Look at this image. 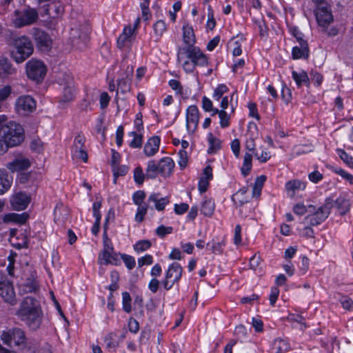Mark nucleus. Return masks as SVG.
I'll use <instances>...</instances> for the list:
<instances>
[{"label":"nucleus","mask_w":353,"mask_h":353,"mask_svg":"<svg viewBox=\"0 0 353 353\" xmlns=\"http://www.w3.org/2000/svg\"><path fill=\"white\" fill-rule=\"evenodd\" d=\"M183 46L178 47L177 63L187 73H192L196 66H205L208 63L205 54L195 46L194 30L188 23L183 26Z\"/></svg>","instance_id":"obj_1"},{"label":"nucleus","mask_w":353,"mask_h":353,"mask_svg":"<svg viewBox=\"0 0 353 353\" xmlns=\"http://www.w3.org/2000/svg\"><path fill=\"white\" fill-rule=\"evenodd\" d=\"M24 139L23 126L14 121L6 122V117L0 115V154H3L9 148L21 145Z\"/></svg>","instance_id":"obj_2"},{"label":"nucleus","mask_w":353,"mask_h":353,"mask_svg":"<svg viewBox=\"0 0 353 353\" xmlns=\"http://www.w3.org/2000/svg\"><path fill=\"white\" fill-rule=\"evenodd\" d=\"M333 208V199L327 197L325 202L321 206L309 205V212L305 217V221L310 226H318L323 223L329 216Z\"/></svg>","instance_id":"obj_3"},{"label":"nucleus","mask_w":353,"mask_h":353,"mask_svg":"<svg viewBox=\"0 0 353 353\" xmlns=\"http://www.w3.org/2000/svg\"><path fill=\"white\" fill-rule=\"evenodd\" d=\"M3 344L10 347L23 349L26 346L27 337L25 332L19 327L7 328L0 335Z\"/></svg>","instance_id":"obj_4"},{"label":"nucleus","mask_w":353,"mask_h":353,"mask_svg":"<svg viewBox=\"0 0 353 353\" xmlns=\"http://www.w3.org/2000/svg\"><path fill=\"white\" fill-rule=\"evenodd\" d=\"M22 319L26 321L28 326L32 330L39 329L42 323L43 312L41 307H30L21 303L19 310Z\"/></svg>","instance_id":"obj_5"},{"label":"nucleus","mask_w":353,"mask_h":353,"mask_svg":"<svg viewBox=\"0 0 353 353\" xmlns=\"http://www.w3.org/2000/svg\"><path fill=\"white\" fill-rule=\"evenodd\" d=\"M33 52V46L30 39L26 36H21L14 41L12 58L17 63H22Z\"/></svg>","instance_id":"obj_6"},{"label":"nucleus","mask_w":353,"mask_h":353,"mask_svg":"<svg viewBox=\"0 0 353 353\" xmlns=\"http://www.w3.org/2000/svg\"><path fill=\"white\" fill-rule=\"evenodd\" d=\"M38 19L39 14L37 10L28 7L15 10L12 21L14 26L19 28L36 23Z\"/></svg>","instance_id":"obj_7"},{"label":"nucleus","mask_w":353,"mask_h":353,"mask_svg":"<svg viewBox=\"0 0 353 353\" xmlns=\"http://www.w3.org/2000/svg\"><path fill=\"white\" fill-rule=\"evenodd\" d=\"M183 269L181 265L178 262L170 263L165 272V278L161 281L163 288L168 291L171 290L174 285H179L181 279Z\"/></svg>","instance_id":"obj_8"},{"label":"nucleus","mask_w":353,"mask_h":353,"mask_svg":"<svg viewBox=\"0 0 353 353\" xmlns=\"http://www.w3.org/2000/svg\"><path fill=\"white\" fill-rule=\"evenodd\" d=\"M0 297L4 302L11 305L17 303L13 281L3 271H0Z\"/></svg>","instance_id":"obj_9"},{"label":"nucleus","mask_w":353,"mask_h":353,"mask_svg":"<svg viewBox=\"0 0 353 353\" xmlns=\"http://www.w3.org/2000/svg\"><path fill=\"white\" fill-rule=\"evenodd\" d=\"M90 28L87 26L72 28L70 32L72 45L80 50L83 49L89 41Z\"/></svg>","instance_id":"obj_10"},{"label":"nucleus","mask_w":353,"mask_h":353,"mask_svg":"<svg viewBox=\"0 0 353 353\" xmlns=\"http://www.w3.org/2000/svg\"><path fill=\"white\" fill-rule=\"evenodd\" d=\"M46 72L47 68L41 61L31 59L26 63L28 77L37 83L41 82L43 80Z\"/></svg>","instance_id":"obj_11"},{"label":"nucleus","mask_w":353,"mask_h":353,"mask_svg":"<svg viewBox=\"0 0 353 353\" xmlns=\"http://www.w3.org/2000/svg\"><path fill=\"white\" fill-rule=\"evenodd\" d=\"M37 48L43 52H48L52 48V39L44 30L33 28L30 32Z\"/></svg>","instance_id":"obj_12"},{"label":"nucleus","mask_w":353,"mask_h":353,"mask_svg":"<svg viewBox=\"0 0 353 353\" xmlns=\"http://www.w3.org/2000/svg\"><path fill=\"white\" fill-rule=\"evenodd\" d=\"M37 108V102L30 95L19 97L15 102L14 108L16 112L21 116L27 117L34 112Z\"/></svg>","instance_id":"obj_13"},{"label":"nucleus","mask_w":353,"mask_h":353,"mask_svg":"<svg viewBox=\"0 0 353 353\" xmlns=\"http://www.w3.org/2000/svg\"><path fill=\"white\" fill-rule=\"evenodd\" d=\"M30 202V197L23 192H18L10 197V203L12 210L21 211L25 210Z\"/></svg>","instance_id":"obj_14"},{"label":"nucleus","mask_w":353,"mask_h":353,"mask_svg":"<svg viewBox=\"0 0 353 353\" xmlns=\"http://www.w3.org/2000/svg\"><path fill=\"white\" fill-rule=\"evenodd\" d=\"M199 119V112L198 108L194 105H190L186 110V128L188 131L194 132L197 128Z\"/></svg>","instance_id":"obj_15"},{"label":"nucleus","mask_w":353,"mask_h":353,"mask_svg":"<svg viewBox=\"0 0 353 353\" xmlns=\"http://www.w3.org/2000/svg\"><path fill=\"white\" fill-rule=\"evenodd\" d=\"M23 294L36 293L39 290V283L35 273H31L21 285Z\"/></svg>","instance_id":"obj_16"},{"label":"nucleus","mask_w":353,"mask_h":353,"mask_svg":"<svg viewBox=\"0 0 353 353\" xmlns=\"http://www.w3.org/2000/svg\"><path fill=\"white\" fill-rule=\"evenodd\" d=\"M226 245L227 239L225 236L221 238L219 236H214L206 244L207 247L215 255H222Z\"/></svg>","instance_id":"obj_17"},{"label":"nucleus","mask_w":353,"mask_h":353,"mask_svg":"<svg viewBox=\"0 0 353 353\" xmlns=\"http://www.w3.org/2000/svg\"><path fill=\"white\" fill-rule=\"evenodd\" d=\"M29 218V214L26 212H22L21 214L10 212L3 215L1 216V220L4 223H13L21 225L26 224Z\"/></svg>","instance_id":"obj_18"},{"label":"nucleus","mask_w":353,"mask_h":353,"mask_svg":"<svg viewBox=\"0 0 353 353\" xmlns=\"http://www.w3.org/2000/svg\"><path fill=\"white\" fill-rule=\"evenodd\" d=\"M160 176L163 178L169 177L173 173L175 163L170 157H163L159 161Z\"/></svg>","instance_id":"obj_19"},{"label":"nucleus","mask_w":353,"mask_h":353,"mask_svg":"<svg viewBox=\"0 0 353 353\" xmlns=\"http://www.w3.org/2000/svg\"><path fill=\"white\" fill-rule=\"evenodd\" d=\"M307 181L300 179H292L287 181L285 184V189L290 197H293L299 191H303L307 186Z\"/></svg>","instance_id":"obj_20"},{"label":"nucleus","mask_w":353,"mask_h":353,"mask_svg":"<svg viewBox=\"0 0 353 353\" xmlns=\"http://www.w3.org/2000/svg\"><path fill=\"white\" fill-rule=\"evenodd\" d=\"M31 165L27 158H17L6 164V168L12 172L27 170Z\"/></svg>","instance_id":"obj_21"},{"label":"nucleus","mask_w":353,"mask_h":353,"mask_svg":"<svg viewBox=\"0 0 353 353\" xmlns=\"http://www.w3.org/2000/svg\"><path fill=\"white\" fill-rule=\"evenodd\" d=\"M161 138L153 136L148 139L143 148V152L147 157L154 156L159 149Z\"/></svg>","instance_id":"obj_22"},{"label":"nucleus","mask_w":353,"mask_h":353,"mask_svg":"<svg viewBox=\"0 0 353 353\" xmlns=\"http://www.w3.org/2000/svg\"><path fill=\"white\" fill-rule=\"evenodd\" d=\"M13 177L4 168H0V195L6 193L12 185Z\"/></svg>","instance_id":"obj_23"},{"label":"nucleus","mask_w":353,"mask_h":353,"mask_svg":"<svg viewBox=\"0 0 353 353\" xmlns=\"http://www.w3.org/2000/svg\"><path fill=\"white\" fill-rule=\"evenodd\" d=\"M318 24L323 28L327 27L333 21V17L326 8H319L316 12Z\"/></svg>","instance_id":"obj_24"},{"label":"nucleus","mask_w":353,"mask_h":353,"mask_svg":"<svg viewBox=\"0 0 353 353\" xmlns=\"http://www.w3.org/2000/svg\"><path fill=\"white\" fill-rule=\"evenodd\" d=\"M159 194L156 192L151 193L148 198V203L153 202L154 208L158 211H163L165 210L167 205L170 203V199L168 196L159 197Z\"/></svg>","instance_id":"obj_25"},{"label":"nucleus","mask_w":353,"mask_h":353,"mask_svg":"<svg viewBox=\"0 0 353 353\" xmlns=\"http://www.w3.org/2000/svg\"><path fill=\"white\" fill-rule=\"evenodd\" d=\"M215 207L214 200L205 196L201 203V213L206 217H211L214 214Z\"/></svg>","instance_id":"obj_26"},{"label":"nucleus","mask_w":353,"mask_h":353,"mask_svg":"<svg viewBox=\"0 0 353 353\" xmlns=\"http://www.w3.org/2000/svg\"><path fill=\"white\" fill-rule=\"evenodd\" d=\"M310 50L307 43L299 44L294 46L292 50V57L293 59H307L309 57Z\"/></svg>","instance_id":"obj_27"},{"label":"nucleus","mask_w":353,"mask_h":353,"mask_svg":"<svg viewBox=\"0 0 353 353\" xmlns=\"http://www.w3.org/2000/svg\"><path fill=\"white\" fill-rule=\"evenodd\" d=\"M208 142V154H214L221 149L222 141L220 139L215 137L212 132H209L207 136Z\"/></svg>","instance_id":"obj_28"},{"label":"nucleus","mask_w":353,"mask_h":353,"mask_svg":"<svg viewBox=\"0 0 353 353\" xmlns=\"http://www.w3.org/2000/svg\"><path fill=\"white\" fill-rule=\"evenodd\" d=\"M247 192L248 188L246 187L240 188L235 194L232 196L231 200L238 207L243 206L244 204L249 202L248 198L245 196Z\"/></svg>","instance_id":"obj_29"},{"label":"nucleus","mask_w":353,"mask_h":353,"mask_svg":"<svg viewBox=\"0 0 353 353\" xmlns=\"http://www.w3.org/2000/svg\"><path fill=\"white\" fill-rule=\"evenodd\" d=\"M147 179L154 180L160 175L159 163L154 159L148 161L145 169Z\"/></svg>","instance_id":"obj_30"},{"label":"nucleus","mask_w":353,"mask_h":353,"mask_svg":"<svg viewBox=\"0 0 353 353\" xmlns=\"http://www.w3.org/2000/svg\"><path fill=\"white\" fill-rule=\"evenodd\" d=\"M292 74L298 86H310V77L305 71H293Z\"/></svg>","instance_id":"obj_31"},{"label":"nucleus","mask_w":353,"mask_h":353,"mask_svg":"<svg viewBox=\"0 0 353 353\" xmlns=\"http://www.w3.org/2000/svg\"><path fill=\"white\" fill-rule=\"evenodd\" d=\"M272 348L275 353H286L290 350V344L288 339L277 338L273 342Z\"/></svg>","instance_id":"obj_32"},{"label":"nucleus","mask_w":353,"mask_h":353,"mask_svg":"<svg viewBox=\"0 0 353 353\" xmlns=\"http://www.w3.org/2000/svg\"><path fill=\"white\" fill-rule=\"evenodd\" d=\"M253 154L246 152L243 157V162L241 168V173L243 177H246L250 173L252 168Z\"/></svg>","instance_id":"obj_33"},{"label":"nucleus","mask_w":353,"mask_h":353,"mask_svg":"<svg viewBox=\"0 0 353 353\" xmlns=\"http://www.w3.org/2000/svg\"><path fill=\"white\" fill-rule=\"evenodd\" d=\"M267 176L264 174L260 175L256 178L254 185L252 186V196L254 198L260 197Z\"/></svg>","instance_id":"obj_34"},{"label":"nucleus","mask_w":353,"mask_h":353,"mask_svg":"<svg viewBox=\"0 0 353 353\" xmlns=\"http://www.w3.org/2000/svg\"><path fill=\"white\" fill-rule=\"evenodd\" d=\"M63 12V7L57 3H52L47 6L46 14L51 18H57Z\"/></svg>","instance_id":"obj_35"},{"label":"nucleus","mask_w":353,"mask_h":353,"mask_svg":"<svg viewBox=\"0 0 353 353\" xmlns=\"http://www.w3.org/2000/svg\"><path fill=\"white\" fill-rule=\"evenodd\" d=\"M166 24L163 20L157 21L153 25V31L154 34V42L157 43L162 37L164 32L166 31Z\"/></svg>","instance_id":"obj_36"},{"label":"nucleus","mask_w":353,"mask_h":353,"mask_svg":"<svg viewBox=\"0 0 353 353\" xmlns=\"http://www.w3.org/2000/svg\"><path fill=\"white\" fill-rule=\"evenodd\" d=\"M133 179L138 187L142 186L145 180L147 179L146 172H143V170L140 165L136 166L133 170Z\"/></svg>","instance_id":"obj_37"},{"label":"nucleus","mask_w":353,"mask_h":353,"mask_svg":"<svg viewBox=\"0 0 353 353\" xmlns=\"http://www.w3.org/2000/svg\"><path fill=\"white\" fill-rule=\"evenodd\" d=\"M327 168L333 173L341 176L345 179L350 185H353V175L346 172L345 170L337 165H330Z\"/></svg>","instance_id":"obj_38"},{"label":"nucleus","mask_w":353,"mask_h":353,"mask_svg":"<svg viewBox=\"0 0 353 353\" xmlns=\"http://www.w3.org/2000/svg\"><path fill=\"white\" fill-rule=\"evenodd\" d=\"M339 210L341 214H345L350 209V202L343 197H338L335 201L333 200V206Z\"/></svg>","instance_id":"obj_39"},{"label":"nucleus","mask_w":353,"mask_h":353,"mask_svg":"<svg viewBox=\"0 0 353 353\" xmlns=\"http://www.w3.org/2000/svg\"><path fill=\"white\" fill-rule=\"evenodd\" d=\"M122 295V310L127 314H130L132 311V297L130 294L127 292H123Z\"/></svg>","instance_id":"obj_40"},{"label":"nucleus","mask_w":353,"mask_h":353,"mask_svg":"<svg viewBox=\"0 0 353 353\" xmlns=\"http://www.w3.org/2000/svg\"><path fill=\"white\" fill-rule=\"evenodd\" d=\"M152 247V243L148 239L139 240L133 245L135 252L141 253L147 251Z\"/></svg>","instance_id":"obj_41"},{"label":"nucleus","mask_w":353,"mask_h":353,"mask_svg":"<svg viewBox=\"0 0 353 353\" xmlns=\"http://www.w3.org/2000/svg\"><path fill=\"white\" fill-rule=\"evenodd\" d=\"M145 196L146 194L143 190L135 191L132 196L133 203L137 206L148 204L149 203L144 201Z\"/></svg>","instance_id":"obj_42"},{"label":"nucleus","mask_w":353,"mask_h":353,"mask_svg":"<svg viewBox=\"0 0 353 353\" xmlns=\"http://www.w3.org/2000/svg\"><path fill=\"white\" fill-rule=\"evenodd\" d=\"M0 68L3 72L7 75L12 74L16 72L15 68H14L6 58H1L0 59Z\"/></svg>","instance_id":"obj_43"},{"label":"nucleus","mask_w":353,"mask_h":353,"mask_svg":"<svg viewBox=\"0 0 353 353\" xmlns=\"http://www.w3.org/2000/svg\"><path fill=\"white\" fill-rule=\"evenodd\" d=\"M148 209L149 204L137 206V212L134 216V219L137 223H140L143 221Z\"/></svg>","instance_id":"obj_44"},{"label":"nucleus","mask_w":353,"mask_h":353,"mask_svg":"<svg viewBox=\"0 0 353 353\" xmlns=\"http://www.w3.org/2000/svg\"><path fill=\"white\" fill-rule=\"evenodd\" d=\"M112 255V252L105 250H101L99 254L98 263L101 265H110Z\"/></svg>","instance_id":"obj_45"},{"label":"nucleus","mask_w":353,"mask_h":353,"mask_svg":"<svg viewBox=\"0 0 353 353\" xmlns=\"http://www.w3.org/2000/svg\"><path fill=\"white\" fill-rule=\"evenodd\" d=\"M312 147L309 145H296L292 148V153L295 157L307 154L312 151Z\"/></svg>","instance_id":"obj_46"},{"label":"nucleus","mask_w":353,"mask_h":353,"mask_svg":"<svg viewBox=\"0 0 353 353\" xmlns=\"http://www.w3.org/2000/svg\"><path fill=\"white\" fill-rule=\"evenodd\" d=\"M339 302L345 310L353 311V300L347 295L340 294Z\"/></svg>","instance_id":"obj_47"},{"label":"nucleus","mask_w":353,"mask_h":353,"mask_svg":"<svg viewBox=\"0 0 353 353\" xmlns=\"http://www.w3.org/2000/svg\"><path fill=\"white\" fill-rule=\"evenodd\" d=\"M129 171V167L126 165H117L113 168V176L116 181L119 176H125Z\"/></svg>","instance_id":"obj_48"},{"label":"nucleus","mask_w":353,"mask_h":353,"mask_svg":"<svg viewBox=\"0 0 353 353\" xmlns=\"http://www.w3.org/2000/svg\"><path fill=\"white\" fill-rule=\"evenodd\" d=\"M234 335L239 339H245L248 337L246 327L243 324L236 325L234 330Z\"/></svg>","instance_id":"obj_49"},{"label":"nucleus","mask_w":353,"mask_h":353,"mask_svg":"<svg viewBox=\"0 0 353 353\" xmlns=\"http://www.w3.org/2000/svg\"><path fill=\"white\" fill-rule=\"evenodd\" d=\"M323 81V76L316 71L312 70L310 73V85L319 87Z\"/></svg>","instance_id":"obj_50"},{"label":"nucleus","mask_w":353,"mask_h":353,"mask_svg":"<svg viewBox=\"0 0 353 353\" xmlns=\"http://www.w3.org/2000/svg\"><path fill=\"white\" fill-rule=\"evenodd\" d=\"M121 260L123 261L125 266L129 270L134 268L136 265L135 258L130 254L123 253L121 254Z\"/></svg>","instance_id":"obj_51"},{"label":"nucleus","mask_w":353,"mask_h":353,"mask_svg":"<svg viewBox=\"0 0 353 353\" xmlns=\"http://www.w3.org/2000/svg\"><path fill=\"white\" fill-rule=\"evenodd\" d=\"M173 232V228L172 226H165L161 225L158 226L155 230L156 234L161 239H164L168 234Z\"/></svg>","instance_id":"obj_52"},{"label":"nucleus","mask_w":353,"mask_h":353,"mask_svg":"<svg viewBox=\"0 0 353 353\" xmlns=\"http://www.w3.org/2000/svg\"><path fill=\"white\" fill-rule=\"evenodd\" d=\"M179 155V160H178V164L181 170H184L188 163V153L184 150H180L178 152Z\"/></svg>","instance_id":"obj_53"},{"label":"nucleus","mask_w":353,"mask_h":353,"mask_svg":"<svg viewBox=\"0 0 353 353\" xmlns=\"http://www.w3.org/2000/svg\"><path fill=\"white\" fill-rule=\"evenodd\" d=\"M128 329L132 334H136L140 330V325L138 321L132 316L128 320Z\"/></svg>","instance_id":"obj_54"},{"label":"nucleus","mask_w":353,"mask_h":353,"mask_svg":"<svg viewBox=\"0 0 353 353\" xmlns=\"http://www.w3.org/2000/svg\"><path fill=\"white\" fill-rule=\"evenodd\" d=\"M149 6L150 0H141L140 7L141 9L142 17L144 20H148L151 17Z\"/></svg>","instance_id":"obj_55"},{"label":"nucleus","mask_w":353,"mask_h":353,"mask_svg":"<svg viewBox=\"0 0 353 353\" xmlns=\"http://www.w3.org/2000/svg\"><path fill=\"white\" fill-rule=\"evenodd\" d=\"M248 108L249 110L248 116L250 117L254 118L256 121H259L261 119V117L259 113L257 105L256 103L249 102L248 103Z\"/></svg>","instance_id":"obj_56"},{"label":"nucleus","mask_w":353,"mask_h":353,"mask_svg":"<svg viewBox=\"0 0 353 353\" xmlns=\"http://www.w3.org/2000/svg\"><path fill=\"white\" fill-rule=\"evenodd\" d=\"M242 228L240 224H236L234 228L233 243L236 246H239L242 244V236H241Z\"/></svg>","instance_id":"obj_57"},{"label":"nucleus","mask_w":353,"mask_h":353,"mask_svg":"<svg viewBox=\"0 0 353 353\" xmlns=\"http://www.w3.org/2000/svg\"><path fill=\"white\" fill-rule=\"evenodd\" d=\"M336 153L341 159L348 166L351 165L353 161V157L349 154L346 151L343 149H337Z\"/></svg>","instance_id":"obj_58"},{"label":"nucleus","mask_w":353,"mask_h":353,"mask_svg":"<svg viewBox=\"0 0 353 353\" xmlns=\"http://www.w3.org/2000/svg\"><path fill=\"white\" fill-rule=\"evenodd\" d=\"M256 136H253V134L250 135V137L246 140L245 147V149L248 151V152L252 153L254 155L256 153V143H255V137Z\"/></svg>","instance_id":"obj_59"},{"label":"nucleus","mask_w":353,"mask_h":353,"mask_svg":"<svg viewBox=\"0 0 353 353\" xmlns=\"http://www.w3.org/2000/svg\"><path fill=\"white\" fill-rule=\"evenodd\" d=\"M219 117L220 119V126L222 128H226L230 126V116L228 115L225 110H220V114Z\"/></svg>","instance_id":"obj_60"},{"label":"nucleus","mask_w":353,"mask_h":353,"mask_svg":"<svg viewBox=\"0 0 353 353\" xmlns=\"http://www.w3.org/2000/svg\"><path fill=\"white\" fill-rule=\"evenodd\" d=\"M293 212L298 216H303L309 212V205L306 207L303 203H296L293 207Z\"/></svg>","instance_id":"obj_61"},{"label":"nucleus","mask_w":353,"mask_h":353,"mask_svg":"<svg viewBox=\"0 0 353 353\" xmlns=\"http://www.w3.org/2000/svg\"><path fill=\"white\" fill-rule=\"evenodd\" d=\"M30 148L32 152L41 153L43 150L42 141L39 139H32L30 143Z\"/></svg>","instance_id":"obj_62"},{"label":"nucleus","mask_w":353,"mask_h":353,"mask_svg":"<svg viewBox=\"0 0 353 353\" xmlns=\"http://www.w3.org/2000/svg\"><path fill=\"white\" fill-rule=\"evenodd\" d=\"M300 259L301 263L299 266V272L301 275H304L309 269L310 259L305 255L301 256Z\"/></svg>","instance_id":"obj_63"},{"label":"nucleus","mask_w":353,"mask_h":353,"mask_svg":"<svg viewBox=\"0 0 353 353\" xmlns=\"http://www.w3.org/2000/svg\"><path fill=\"white\" fill-rule=\"evenodd\" d=\"M154 259L151 254H146L138 259V266L141 268L144 265H150L153 263Z\"/></svg>","instance_id":"obj_64"}]
</instances>
